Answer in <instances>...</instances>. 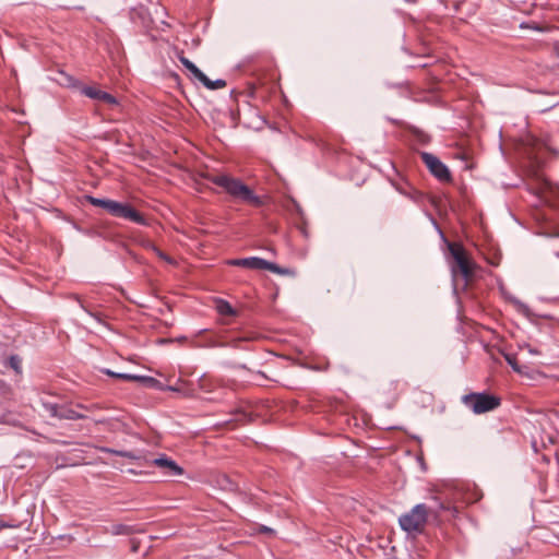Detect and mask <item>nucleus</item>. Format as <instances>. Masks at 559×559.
I'll return each mask as SVG.
<instances>
[{
  "instance_id": "1",
  "label": "nucleus",
  "mask_w": 559,
  "mask_h": 559,
  "mask_svg": "<svg viewBox=\"0 0 559 559\" xmlns=\"http://www.w3.org/2000/svg\"><path fill=\"white\" fill-rule=\"evenodd\" d=\"M212 183L223 188L231 198L240 200L245 203L261 206L263 204L260 197L245 185L240 179L228 175H210L206 177Z\"/></svg>"
},
{
  "instance_id": "2",
  "label": "nucleus",
  "mask_w": 559,
  "mask_h": 559,
  "mask_svg": "<svg viewBox=\"0 0 559 559\" xmlns=\"http://www.w3.org/2000/svg\"><path fill=\"white\" fill-rule=\"evenodd\" d=\"M86 201L97 207L104 209L110 215L123 218L139 225H146V219L129 203H122L109 199H99L92 195H86Z\"/></svg>"
},
{
  "instance_id": "3",
  "label": "nucleus",
  "mask_w": 559,
  "mask_h": 559,
  "mask_svg": "<svg viewBox=\"0 0 559 559\" xmlns=\"http://www.w3.org/2000/svg\"><path fill=\"white\" fill-rule=\"evenodd\" d=\"M436 512L437 509L428 508L426 503H418L399 518V524L407 534L418 535L425 531L429 513Z\"/></svg>"
},
{
  "instance_id": "4",
  "label": "nucleus",
  "mask_w": 559,
  "mask_h": 559,
  "mask_svg": "<svg viewBox=\"0 0 559 559\" xmlns=\"http://www.w3.org/2000/svg\"><path fill=\"white\" fill-rule=\"evenodd\" d=\"M448 249L452 257L451 271L453 277L461 275L465 283L473 281L477 266L469 259L465 248L460 243L449 242Z\"/></svg>"
},
{
  "instance_id": "5",
  "label": "nucleus",
  "mask_w": 559,
  "mask_h": 559,
  "mask_svg": "<svg viewBox=\"0 0 559 559\" xmlns=\"http://www.w3.org/2000/svg\"><path fill=\"white\" fill-rule=\"evenodd\" d=\"M462 402L475 414H484L493 411L500 405V399L488 393H469L463 395Z\"/></svg>"
},
{
  "instance_id": "6",
  "label": "nucleus",
  "mask_w": 559,
  "mask_h": 559,
  "mask_svg": "<svg viewBox=\"0 0 559 559\" xmlns=\"http://www.w3.org/2000/svg\"><path fill=\"white\" fill-rule=\"evenodd\" d=\"M429 500L430 503L427 504V507L437 509V512L429 513V516H432L437 521L442 520L445 514H449V518H454L459 513V507L454 501L448 500L441 495L431 496Z\"/></svg>"
},
{
  "instance_id": "7",
  "label": "nucleus",
  "mask_w": 559,
  "mask_h": 559,
  "mask_svg": "<svg viewBox=\"0 0 559 559\" xmlns=\"http://www.w3.org/2000/svg\"><path fill=\"white\" fill-rule=\"evenodd\" d=\"M421 160L429 171L440 181L449 182L452 180L449 168L433 154L428 152L420 153Z\"/></svg>"
},
{
  "instance_id": "8",
  "label": "nucleus",
  "mask_w": 559,
  "mask_h": 559,
  "mask_svg": "<svg viewBox=\"0 0 559 559\" xmlns=\"http://www.w3.org/2000/svg\"><path fill=\"white\" fill-rule=\"evenodd\" d=\"M536 180L537 187L535 188V194L540 201L552 204V198L559 197V187L538 175H536Z\"/></svg>"
},
{
  "instance_id": "9",
  "label": "nucleus",
  "mask_w": 559,
  "mask_h": 559,
  "mask_svg": "<svg viewBox=\"0 0 559 559\" xmlns=\"http://www.w3.org/2000/svg\"><path fill=\"white\" fill-rule=\"evenodd\" d=\"M151 463L158 467L167 476H180L183 474L182 467H180L174 460L169 459L165 454L154 459Z\"/></svg>"
},
{
  "instance_id": "10",
  "label": "nucleus",
  "mask_w": 559,
  "mask_h": 559,
  "mask_svg": "<svg viewBox=\"0 0 559 559\" xmlns=\"http://www.w3.org/2000/svg\"><path fill=\"white\" fill-rule=\"evenodd\" d=\"M230 265L241 266L251 270H266L269 265V261L259 258V257H250L242 259H234L229 261Z\"/></svg>"
},
{
  "instance_id": "11",
  "label": "nucleus",
  "mask_w": 559,
  "mask_h": 559,
  "mask_svg": "<svg viewBox=\"0 0 559 559\" xmlns=\"http://www.w3.org/2000/svg\"><path fill=\"white\" fill-rule=\"evenodd\" d=\"M82 94L85 95L86 97L100 100V102L106 103L111 106L118 105V100L114 95H111L107 92L97 90L92 86H84L82 88Z\"/></svg>"
},
{
  "instance_id": "12",
  "label": "nucleus",
  "mask_w": 559,
  "mask_h": 559,
  "mask_svg": "<svg viewBox=\"0 0 559 559\" xmlns=\"http://www.w3.org/2000/svg\"><path fill=\"white\" fill-rule=\"evenodd\" d=\"M131 19L133 22H139L145 28H151L153 25L151 14L144 7L133 9L131 12Z\"/></svg>"
},
{
  "instance_id": "13",
  "label": "nucleus",
  "mask_w": 559,
  "mask_h": 559,
  "mask_svg": "<svg viewBox=\"0 0 559 559\" xmlns=\"http://www.w3.org/2000/svg\"><path fill=\"white\" fill-rule=\"evenodd\" d=\"M556 424H559V414L552 413L550 415H547L544 417L543 421L540 423V426L543 430L546 432L547 439L550 443H555L558 436V427H555L556 432H548L546 431V425L555 426Z\"/></svg>"
},
{
  "instance_id": "14",
  "label": "nucleus",
  "mask_w": 559,
  "mask_h": 559,
  "mask_svg": "<svg viewBox=\"0 0 559 559\" xmlns=\"http://www.w3.org/2000/svg\"><path fill=\"white\" fill-rule=\"evenodd\" d=\"M100 451L105 452V453H111V454H115L118 456H122V457H126L131 461H140V460L144 459V456L141 453H135L133 451H120V450H115V449H110V448H100Z\"/></svg>"
},
{
  "instance_id": "15",
  "label": "nucleus",
  "mask_w": 559,
  "mask_h": 559,
  "mask_svg": "<svg viewBox=\"0 0 559 559\" xmlns=\"http://www.w3.org/2000/svg\"><path fill=\"white\" fill-rule=\"evenodd\" d=\"M83 418H85V415L76 412L68 405H61L59 419L76 420Z\"/></svg>"
},
{
  "instance_id": "16",
  "label": "nucleus",
  "mask_w": 559,
  "mask_h": 559,
  "mask_svg": "<svg viewBox=\"0 0 559 559\" xmlns=\"http://www.w3.org/2000/svg\"><path fill=\"white\" fill-rule=\"evenodd\" d=\"M215 309L222 316L234 317L237 314V311L233 308V306L224 299H217L215 301Z\"/></svg>"
},
{
  "instance_id": "17",
  "label": "nucleus",
  "mask_w": 559,
  "mask_h": 559,
  "mask_svg": "<svg viewBox=\"0 0 559 559\" xmlns=\"http://www.w3.org/2000/svg\"><path fill=\"white\" fill-rule=\"evenodd\" d=\"M207 90H219L226 86V81L218 79L215 81L210 80L204 73L198 79Z\"/></svg>"
},
{
  "instance_id": "18",
  "label": "nucleus",
  "mask_w": 559,
  "mask_h": 559,
  "mask_svg": "<svg viewBox=\"0 0 559 559\" xmlns=\"http://www.w3.org/2000/svg\"><path fill=\"white\" fill-rule=\"evenodd\" d=\"M109 533H111L112 535H131L133 534L135 531V528L131 525H127V524H114L111 525V527L108 530Z\"/></svg>"
},
{
  "instance_id": "19",
  "label": "nucleus",
  "mask_w": 559,
  "mask_h": 559,
  "mask_svg": "<svg viewBox=\"0 0 559 559\" xmlns=\"http://www.w3.org/2000/svg\"><path fill=\"white\" fill-rule=\"evenodd\" d=\"M266 270L270 271V272H273L275 274L284 275V276H295L296 275V271L295 270L289 269V267L280 266V265H277L276 263H273V262H269V265H267Z\"/></svg>"
},
{
  "instance_id": "20",
  "label": "nucleus",
  "mask_w": 559,
  "mask_h": 559,
  "mask_svg": "<svg viewBox=\"0 0 559 559\" xmlns=\"http://www.w3.org/2000/svg\"><path fill=\"white\" fill-rule=\"evenodd\" d=\"M43 407L51 417L59 418L61 405L56 403L44 402Z\"/></svg>"
},
{
  "instance_id": "21",
  "label": "nucleus",
  "mask_w": 559,
  "mask_h": 559,
  "mask_svg": "<svg viewBox=\"0 0 559 559\" xmlns=\"http://www.w3.org/2000/svg\"><path fill=\"white\" fill-rule=\"evenodd\" d=\"M103 372L106 373L109 377H114V378H117V379H120V380H124V381H132L133 382V379H135L134 374H131V373L114 372V371H111L109 369H104Z\"/></svg>"
},
{
  "instance_id": "22",
  "label": "nucleus",
  "mask_w": 559,
  "mask_h": 559,
  "mask_svg": "<svg viewBox=\"0 0 559 559\" xmlns=\"http://www.w3.org/2000/svg\"><path fill=\"white\" fill-rule=\"evenodd\" d=\"M233 414L235 416L233 421L247 423V421L251 420L250 414H248L247 412H245L242 409L237 408V409H235V412Z\"/></svg>"
},
{
  "instance_id": "23",
  "label": "nucleus",
  "mask_w": 559,
  "mask_h": 559,
  "mask_svg": "<svg viewBox=\"0 0 559 559\" xmlns=\"http://www.w3.org/2000/svg\"><path fill=\"white\" fill-rule=\"evenodd\" d=\"M405 197L409 198L416 203H420L424 200V194L420 191L414 189L413 187H409L407 194Z\"/></svg>"
},
{
  "instance_id": "24",
  "label": "nucleus",
  "mask_w": 559,
  "mask_h": 559,
  "mask_svg": "<svg viewBox=\"0 0 559 559\" xmlns=\"http://www.w3.org/2000/svg\"><path fill=\"white\" fill-rule=\"evenodd\" d=\"M504 358L507 360V362L511 366V368L518 372V373H521L522 372V369L520 367V365L518 364V360H516V357L512 354H506L504 355Z\"/></svg>"
},
{
  "instance_id": "25",
  "label": "nucleus",
  "mask_w": 559,
  "mask_h": 559,
  "mask_svg": "<svg viewBox=\"0 0 559 559\" xmlns=\"http://www.w3.org/2000/svg\"><path fill=\"white\" fill-rule=\"evenodd\" d=\"M133 382H141L150 386H154L158 381L152 377L134 374Z\"/></svg>"
},
{
  "instance_id": "26",
  "label": "nucleus",
  "mask_w": 559,
  "mask_h": 559,
  "mask_svg": "<svg viewBox=\"0 0 559 559\" xmlns=\"http://www.w3.org/2000/svg\"><path fill=\"white\" fill-rule=\"evenodd\" d=\"M185 68L190 72L192 78L197 81L203 74V72L191 61Z\"/></svg>"
},
{
  "instance_id": "27",
  "label": "nucleus",
  "mask_w": 559,
  "mask_h": 559,
  "mask_svg": "<svg viewBox=\"0 0 559 559\" xmlns=\"http://www.w3.org/2000/svg\"><path fill=\"white\" fill-rule=\"evenodd\" d=\"M21 364L22 360L17 355H12L9 358V366L14 369L16 372H21Z\"/></svg>"
},
{
  "instance_id": "28",
  "label": "nucleus",
  "mask_w": 559,
  "mask_h": 559,
  "mask_svg": "<svg viewBox=\"0 0 559 559\" xmlns=\"http://www.w3.org/2000/svg\"><path fill=\"white\" fill-rule=\"evenodd\" d=\"M409 187H411V186H408V185H404V186H402V185H396V186H395L396 190H397L401 194H403V195H406V194H407V191H408Z\"/></svg>"
},
{
  "instance_id": "29",
  "label": "nucleus",
  "mask_w": 559,
  "mask_h": 559,
  "mask_svg": "<svg viewBox=\"0 0 559 559\" xmlns=\"http://www.w3.org/2000/svg\"><path fill=\"white\" fill-rule=\"evenodd\" d=\"M153 249L159 258H162L168 262H171V260L165 253H163L159 249H157L156 247H153Z\"/></svg>"
},
{
  "instance_id": "30",
  "label": "nucleus",
  "mask_w": 559,
  "mask_h": 559,
  "mask_svg": "<svg viewBox=\"0 0 559 559\" xmlns=\"http://www.w3.org/2000/svg\"><path fill=\"white\" fill-rule=\"evenodd\" d=\"M524 348H526L531 354H534V355H539L540 354V352L538 349L533 348L530 344H525Z\"/></svg>"
},
{
  "instance_id": "31",
  "label": "nucleus",
  "mask_w": 559,
  "mask_h": 559,
  "mask_svg": "<svg viewBox=\"0 0 559 559\" xmlns=\"http://www.w3.org/2000/svg\"><path fill=\"white\" fill-rule=\"evenodd\" d=\"M179 60L183 64V67H186L190 62V60L183 56H181Z\"/></svg>"
},
{
  "instance_id": "32",
  "label": "nucleus",
  "mask_w": 559,
  "mask_h": 559,
  "mask_svg": "<svg viewBox=\"0 0 559 559\" xmlns=\"http://www.w3.org/2000/svg\"><path fill=\"white\" fill-rule=\"evenodd\" d=\"M207 346L210 347H216V346H225L223 343H216V342H209Z\"/></svg>"
},
{
  "instance_id": "33",
  "label": "nucleus",
  "mask_w": 559,
  "mask_h": 559,
  "mask_svg": "<svg viewBox=\"0 0 559 559\" xmlns=\"http://www.w3.org/2000/svg\"><path fill=\"white\" fill-rule=\"evenodd\" d=\"M136 549H138V546H136V544H135V540H132V550H133V551H136Z\"/></svg>"
},
{
  "instance_id": "34",
  "label": "nucleus",
  "mask_w": 559,
  "mask_h": 559,
  "mask_svg": "<svg viewBox=\"0 0 559 559\" xmlns=\"http://www.w3.org/2000/svg\"><path fill=\"white\" fill-rule=\"evenodd\" d=\"M261 531H262V532H271L272 530H270V528H267V527L263 526Z\"/></svg>"
},
{
  "instance_id": "35",
  "label": "nucleus",
  "mask_w": 559,
  "mask_h": 559,
  "mask_svg": "<svg viewBox=\"0 0 559 559\" xmlns=\"http://www.w3.org/2000/svg\"><path fill=\"white\" fill-rule=\"evenodd\" d=\"M7 526H8L7 524L0 522V530L3 527H7Z\"/></svg>"
},
{
  "instance_id": "36",
  "label": "nucleus",
  "mask_w": 559,
  "mask_h": 559,
  "mask_svg": "<svg viewBox=\"0 0 559 559\" xmlns=\"http://www.w3.org/2000/svg\"><path fill=\"white\" fill-rule=\"evenodd\" d=\"M79 408H85L82 404H78Z\"/></svg>"
}]
</instances>
